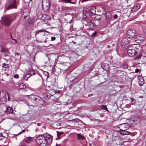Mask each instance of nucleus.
<instances>
[{
  "mask_svg": "<svg viewBox=\"0 0 146 146\" xmlns=\"http://www.w3.org/2000/svg\"><path fill=\"white\" fill-rule=\"evenodd\" d=\"M52 140V137L49 135H40L36 139L37 143L40 146H46L50 144Z\"/></svg>",
  "mask_w": 146,
  "mask_h": 146,
  "instance_id": "nucleus-1",
  "label": "nucleus"
},
{
  "mask_svg": "<svg viewBox=\"0 0 146 146\" xmlns=\"http://www.w3.org/2000/svg\"><path fill=\"white\" fill-rule=\"evenodd\" d=\"M138 50L135 45H130L128 47L127 52L129 55H130L131 56H133L138 54L137 51Z\"/></svg>",
  "mask_w": 146,
  "mask_h": 146,
  "instance_id": "nucleus-2",
  "label": "nucleus"
},
{
  "mask_svg": "<svg viewBox=\"0 0 146 146\" xmlns=\"http://www.w3.org/2000/svg\"><path fill=\"white\" fill-rule=\"evenodd\" d=\"M16 4L17 2L15 0H8L7 2L5 8V10L6 8L7 10L15 8Z\"/></svg>",
  "mask_w": 146,
  "mask_h": 146,
  "instance_id": "nucleus-3",
  "label": "nucleus"
},
{
  "mask_svg": "<svg viewBox=\"0 0 146 146\" xmlns=\"http://www.w3.org/2000/svg\"><path fill=\"white\" fill-rule=\"evenodd\" d=\"M1 21L5 26H8L10 24L11 20L8 16H4L1 17Z\"/></svg>",
  "mask_w": 146,
  "mask_h": 146,
  "instance_id": "nucleus-4",
  "label": "nucleus"
},
{
  "mask_svg": "<svg viewBox=\"0 0 146 146\" xmlns=\"http://www.w3.org/2000/svg\"><path fill=\"white\" fill-rule=\"evenodd\" d=\"M42 7L44 10H48L50 7L49 0H42Z\"/></svg>",
  "mask_w": 146,
  "mask_h": 146,
  "instance_id": "nucleus-5",
  "label": "nucleus"
},
{
  "mask_svg": "<svg viewBox=\"0 0 146 146\" xmlns=\"http://www.w3.org/2000/svg\"><path fill=\"white\" fill-rule=\"evenodd\" d=\"M28 98L30 100L32 101H35L36 102L40 100H41L40 101H41L43 102L42 100V99L41 98L36 95L32 94L29 96Z\"/></svg>",
  "mask_w": 146,
  "mask_h": 146,
  "instance_id": "nucleus-6",
  "label": "nucleus"
},
{
  "mask_svg": "<svg viewBox=\"0 0 146 146\" xmlns=\"http://www.w3.org/2000/svg\"><path fill=\"white\" fill-rule=\"evenodd\" d=\"M135 31L134 30L131 29L128 31L127 33V36L129 38H132L135 36Z\"/></svg>",
  "mask_w": 146,
  "mask_h": 146,
  "instance_id": "nucleus-7",
  "label": "nucleus"
},
{
  "mask_svg": "<svg viewBox=\"0 0 146 146\" xmlns=\"http://www.w3.org/2000/svg\"><path fill=\"white\" fill-rule=\"evenodd\" d=\"M35 74L34 71L32 70H29L28 73L27 74L24 76V78L25 80H27L28 78H29L31 76Z\"/></svg>",
  "mask_w": 146,
  "mask_h": 146,
  "instance_id": "nucleus-8",
  "label": "nucleus"
},
{
  "mask_svg": "<svg viewBox=\"0 0 146 146\" xmlns=\"http://www.w3.org/2000/svg\"><path fill=\"white\" fill-rule=\"evenodd\" d=\"M6 92H5L2 91H0V99L4 100L3 102H5L6 101Z\"/></svg>",
  "mask_w": 146,
  "mask_h": 146,
  "instance_id": "nucleus-9",
  "label": "nucleus"
},
{
  "mask_svg": "<svg viewBox=\"0 0 146 146\" xmlns=\"http://www.w3.org/2000/svg\"><path fill=\"white\" fill-rule=\"evenodd\" d=\"M33 138L31 137H28L25 138L23 140L26 143H29L31 142L33 140Z\"/></svg>",
  "mask_w": 146,
  "mask_h": 146,
  "instance_id": "nucleus-10",
  "label": "nucleus"
},
{
  "mask_svg": "<svg viewBox=\"0 0 146 146\" xmlns=\"http://www.w3.org/2000/svg\"><path fill=\"white\" fill-rule=\"evenodd\" d=\"M90 12L89 13V14L91 15H93L95 14L96 8L95 7L92 6L91 7Z\"/></svg>",
  "mask_w": 146,
  "mask_h": 146,
  "instance_id": "nucleus-11",
  "label": "nucleus"
},
{
  "mask_svg": "<svg viewBox=\"0 0 146 146\" xmlns=\"http://www.w3.org/2000/svg\"><path fill=\"white\" fill-rule=\"evenodd\" d=\"M138 82L139 84L140 85L142 86L144 84V81L143 78L141 76H138Z\"/></svg>",
  "mask_w": 146,
  "mask_h": 146,
  "instance_id": "nucleus-12",
  "label": "nucleus"
},
{
  "mask_svg": "<svg viewBox=\"0 0 146 146\" xmlns=\"http://www.w3.org/2000/svg\"><path fill=\"white\" fill-rule=\"evenodd\" d=\"M102 66L104 70L107 71L109 70V65L107 63H104Z\"/></svg>",
  "mask_w": 146,
  "mask_h": 146,
  "instance_id": "nucleus-13",
  "label": "nucleus"
},
{
  "mask_svg": "<svg viewBox=\"0 0 146 146\" xmlns=\"http://www.w3.org/2000/svg\"><path fill=\"white\" fill-rule=\"evenodd\" d=\"M29 14L28 9H25L22 15L24 17H27Z\"/></svg>",
  "mask_w": 146,
  "mask_h": 146,
  "instance_id": "nucleus-14",
  "label": "nucleus"
},
{
  "mask_svg": "<svg viewBox=\"0 0 146 146\" xmlns=\"http://www.w3.org/2000/svg\"><path fill=\"white\" fill-rule=\"evenodd\" d=\"M135 38L136 40L143 41L144 40V37L141 35L136 36Z\"/></svg>",
  "mask_w": 146,
  "mask_h": 146,
  "instance_id": "nucleus-15",
  "label": "nucleus"
},
{
  "mask_svg": "<svg viewBox=\"0 0 146 146\" xmlns=\"http://www.w3.org/2000/svg\"><path fill=\"white\" fill-rule=\"evenodd\" d=\"M140 8V5L139 4H135L133 8V11H136L138 10Z\"/></svg>",
  "mask_w": 146,
  "mask_h": 146,
  "instance_id": "nucleus-16",
  "label": "nucleus"
},
{
  "mask_svg": "<svg viewBox=\"0 0 146 146\" xmlns=\"http://www.w3.org/2000/svg\"><path fill=\"white\" fill-rule=\"evenodd\" d=\"M1 51L2 52L9 53V50L7 48L2 47Z\"/></svg>",
  "mask_w": 146,
  "mask_h": 146,
  "instance_id": "nucleus-17",
  "label": "nucleus"
},
{
  "mask_svg": "<svg viewBox=\"0 0 146 146\" xmlns=\"http://www.w3.org/2000/svg\"><path fill=\"white\" fill-rule=\"evenodd\" d=\"M111 20V17H106V22L107 23H109Z\"/></svg>",
  "mask_w": 146,
  "mask_h": 146,
  "instance_id": "nucleus-18",
  "label": "nucleus"
},
{
  "mask_svg": "<svg viewBox=\"0 0 146 146\" xmlns=\"http://www.w3.org/2000/svg\"><path fill=\"white\" fill-rule=\"evenodd\" d=\"M77 139L78 140H83L84 138V137L80 134H78L77 135Z\"/></svg>",
  "mask_w": 146,
  "mask_h": 146,
  "instance_id": "nucleus-19",
  "label": "nucleus"
},
{
  "mask_svg": "<svg viewBox=\"0 0 146 146\" xmlns=\"http://www.w3.org/2000/svg\"><path fill=\"white\" fill-rule=\"evenodd\" d=\"M7 110L8 112L11 113L13 112V109L10 107H7L6 111Z\"/></svg>",
  "mask_w": 146,
  "mask_h": 146,
  "instance_id": "nucleus-20",
  "label": "nucleus"
},
{
  "mask_svg": "<svg viewBox=\"0 0 146 146\" xmlns=\"http://www.w3.org/2000/svg\"><path fill=\"white\" fill-rule=\"evenodd\" d=\"M125 130H123L120 129L119 131H118V132L120 133L122 135H125Z\"/></svg>",
  "mask_w": 146,
  "mask_h": 146,
  "instance_id": "nucleus-21",
  "label": "nucleus"
},
{
  "mask_svg": "<svg viewBox=\"0 0 146 146\" xmlns=\"http://www.w3.org/2000/svg\"><path fill=\"white\" fill-rule=\"evenodd\" d=\"M19 88L20 89H22L25 88L26 86L24 84H21L19 85Z\"/></svg>",
  "mask_w": 146,
  "mask_h": 146,
  "instance_id": "nucleus-22",
  "label": "nucleus"
},
{
  "mask_svg": "<svg viewBox=\"0 0 146 146\" xmlns=\"http://www.w3.org/2000/svg\"><path fill=\"white\" fill-rule=\"evenodd\" d=\"M50 94L51 96H53L56 92V91L55 90H51L50 91Z\"/></svg>",
  "mask_w": 146,
  "mask_h": 146,
  "instance_id": "nucleus-23",
  "label": "nucleus"
},
{
  "mask_svg": "<svg viewBox=\"0 0 146 146\" xmlns=\"http://www.w3.org/2000/svg\"><path fill=\"white\" fill-rule=\"evenodd\" d=\"M42 32H46V33H49L48 31H46V30H45L41 29V30H38L37 31L36 33V35L38 34L39 33Z\"/></svg>",
  "mask_w": 146,
  "mask_h": 146,
  "instance_id": "nucleus-24",
  "label": "nucleus"
},
{
  "mask_svg": "<svg viewBox=\"0 0 146 146\" xmlns=\"http://www.w3.org/2000/svg\"><path fill=\"white\" fill-rule=\"evenodd\" d=\"M105 14H106V17H111V15L110 11H107Z\"/></svg>",
  "mask_w": 146,
  "mask_h": 146,
  "instance_id": "nucleus-25",
  "label": "nucleus"
},
{
  "mask_svg": "<svg viewBox=\"0 0 146 146\" xmlns=\"http://www.w3.org/2000/svg\"><path fill=\"white\" fill-rule=\"evenodd\" d=\"M3 67L8 68L9 67V65L5 63H3L2 66Z\"/></svg>",
  "mask_w": 146,
  "mask_h": 146,
  "instance_id": "nucleus-26",
  "label": "nucleus"
},
{
  "mask_svg": "<svg viewBox=\"0 0 146 146\" xmlns=\"http://www.w3.org/2000/svg\"><path fill=\"white\" fill-rule=\"evenodd\" d=\"M40 100H38V101H36V102L38 103L40 105H42L44 103V101L43 100H42H42L43 101V102L41 101H40Z\"/></svg>",
  "mask_w": 146,
  "mask_h": 146,
  "instance_id": "nucleus-27",
  "label": "nucleus"
},
{
  "mask_svg": "<svg viewBox=\"0 0 146 146\" xmlns=\"http://www.w3.org/2000/svg\"><path fill=\"white\" fill-rule=\"evenodd\" d=\"M56 132L57 133V137L59 138V136L61 135H62L63 134V133L62 132H59L58 131H56Z\"/></svg>",
  "mask_w": 146,
  "mask_h": 146,
  "instance_id": "nucleus-28",
  "label": "nucleus"
},
{
  "mask_svg": "<svg viewBox=\"0 0 146 146\" xmlns=\"http://www.w3.org/2000/svg\"><path fill=\"white\" fill-rule=\"evenodd\" d=\"M113 73H116L117 71V67L115 66H113Z\"/></svg>",
  "mask_w": 146,
  "mask_h": 146,
  "instance_id": "nucleus-29",
  "label": "nucleus"
},
{
  "mask_svg": "<svg viewBox=\"0 0 146 146\" xmlns=\"http://www.w3.org/2000/svg\"><path fill=\"white\" fill-rule=\"evenodd\" d=\"M101 108L102 109L104 110H105L106 111L108 110V109L104 105H102L101 106Z\"/></svg>",
  "mask_w": 146,
  "mask_h": 146,
  "instance_id": "nucleus-30",
  "label": "nucleus"
},
{
  "mask_svg": "<svg viewBox=\"0 0 146 146\" xmlns=\"http://www.w3.org/2000/svg\"><path fill=\"white\" fill-rule=\"evenodd\" d=\"M90 23H91V24L90 25V27H93L95 25V23L93 21H92Z\"/></svg>",
  "mask_w": 146,
  "mask_h": 146,
  "instance_id": "nucleus-31",
  "label": "nucleus"
},
{
  "mask_svg": "<svg viewBox=\"0 0 146 146\" xmlns=\"http://www.w3.org/2000/svg\"><path fill=\"white\" fill-rule=\"evenodd\" d=\"M130 98L131 99V100L132 104H134L135 103L134 101H135V100L132 98Z\"/></svg>",
  "mask_w": 146,
  "mask_h": 146,
  "instance_id": "nucleus-32",
  "label": "nucleus"
},
{
  "mask_svg": "<svg viewBox=\"0 0 146 146\" xmlns=\"http://www.w3.org/2000/svg\"><path fill=\"white\" fill-rule=\"evenodd\" d=\"M97 34V32H94L93 34L92 35V37H94Z\"/></svg>",
  "mask_w": 146,
  "mask_h": 146,
  "instance_id": "nucleus-33",
  "label": "nucleus"
},
{
  "mask_svg": "<svg viewBox=\"0 0 146 146\" xmlns=\"http://www.w3.org/2000/svg\"><path fill=\"white\" fill-rule=\"evenodd\" d=\"M102 10L103 12V14H105L106 12V9L102 7Z\"/></svg>",
  "mask_w": 146,
  "mask_h": 146,
  "instance_id": "nucleus-34",
  "label": "nucleus"
},
{
  "mask_svg": "<svg viewBox=\"0 0 146 146\" xmlns=\"http://www.w3.org/2000/svg\"><path fill=\"white\" fill-rule=\"evenodd\" d=\"M11 37L12 40H13L16 43H17V41L16 40L13 38L11 34Z\"/></svg>",
  "mask_w": 146,
  "mask_h": 146,
  "instance_id": "nucleus-35",
  "label": "nucleus"
},
{
  "mask_svg": "<svg viewBox=\"0 0 146 146\" xmlns=\"http://www.w3.org/2000/svg\"><path fill=\"white\" fill-rule=\"evenodd\" d=\"M55 104H58V105H60V102H58V101H55Z\"/></svg>",
  "mask_w": 146,
  "mask_h": 146,
  "instance_id": "nucleus-36",
  "label": "nucleus"
},
{
  "mask_svg": "<svg viewBox=\"0 0 146 146\" xmlns=\"http://www.w3.org/2000/svg\"><path fill=\"white\" fill-rule=\"evenodd\" d=\"M56 39V38L54 36H52L51 38V40H54Z\"/></svg>",
  "mask_w": 146,
  "mask_h": 146,
  "instance_id": "nucleus-37",
  "label": "nucleus"
},
{
  "mask_svg": "<svg viewBox=\"0 0 146 146\" xmlns=\"http://www.w3.org/2000/svg\"><path fill=\"white\" fill-rule=\"evenodd\" d=\"M14 77L15 78H17L19 77V76L18 74H15L14 76Z\"/></svg>",
  "mask_w": 146,
  "mask_h": 146,
  "instance_id": "nucleus-38",
  "label": "nucleus"
},
{
  "mask_svg": "<svg viewBox=\"0 0 146 146\" xmlns=\"http://www.w3.org/2000/svg\"><path fill=\"white\" fill-rule=\"evenodd\" d=\"M140 70L139 69H136L135 70V72L136 73H138L139 71Z\"/></svg>",
  "mask_w": 146,
  "mask_h": 146,
  "instance_id": "nucleus-39",
  "label": "nucleus"
},
{
  "mask_svg": "<svg viewBox=\"0 0 146 146\" xmlns=\"http://www.w3.org/2000/svg\"><path fill=\"white\" fill-rule=\"evenodd\" d=\"M44 74L46 75V76H47V77L48 78V76L49 75L48 73L47 72H45Z\"/></svg>",
  "mask_w": 146,
  "mask_h": 146,
  "instance_id": "nucleus-40",
  "label": "nucleus"
},
{
  "mask_svg": "<svg viewBox=\"0 0 146 146\" xmlns=\"http://www.w3.org/2000/svg\"><path fill=\"white\" fill-rule=\"evenodd\" d=\"M130 133V132L129 131H127L125 130V135H128Z\"/></svg>",
  "mask_w": 146,
  "mask_h": 146,
  "instance_id": "nucleus-41",
  "label": "nucleus"
},
{
  "mask_svg": "<svg viewBox=\"0 0 146 146\" xmlns=\"http://www.w3.org/2000/svg\"><path fill=\"white\" fill-rule=\"evenodd\" d=\"M117 16L116 14H115L113 18L115 19H116L117 18Z\"/></svg>",
  "mask_w": 146,
  "mask_h": 146,
  "instance_id": "nucleus-42",
  "label": "nucleus"
},
{
  "mask_svg": "<svg viewBox=\"0 0 146 146\" xmlns=\"http://www.w3.org/2000/svg\"><path fill=\"white\" fill-rule=\"evenodd\" d=\"M72 1V0H70L69 1V3H72V4H75V3L74 2H71V1Z\"/></svg>",
  "mask_w": 146,
  "mask_h": 146,
  "instance_id": "nucleus-43",
  "label": "nucleus"
},
{
  "mask_svg": "<svg viewBox=\"0 0 146 146\" xmlns=\"http://www.w3.org/2000/svg\"><path fill=\"white\" fill-rule=\"evenodd\" d=\"M0 137L2 138H4V137L3 136V134L2 133H0Z\"/></svg>",
  "mask_w": 146,
  "mask_h": 146,
  "instance_id": "nucleus-44",
  "label": "nucleus"
},
{
  "mask_svg": "<svg viewBox=\"0 0 146 146\" xmlns=\"http://www.w3.org/2000/svg\"><path fill=\"white\" fill-rule=\"evenodd\" d=\"M88 0H82L81 3H83L84 2L88 1Z\"/></svg>",
  "mask_w": 146,
  "mask_h": 146,
  "instance_id": "nucleus-45",
  "label": "nucleus"
},
{
  "mask_svg": "<svg viewBox=\"0 0 146 146\" xmlns=\"http://www.w3.org/2000/svg\"><path fill=\"white\" fill-rule=\"evenodd\" d=\"M72 23V19L71 20H70L69 23L70 24Z\"/></svg>",
  "mask_w": 146,
  "mask_h": 146,
  "instance_id": "nucleus-46",
  "label": "nucleus"
},
{
  "mask_svg": "<svg viewBox=\"0 0 146 146\" xmlns=\"http://www.w3.org/2000/svg\"><path fill=\"white\" fill-rule=\"evenodd\" d=\"M22 133V131H21L18 134V135H20V134H21Z\"/></svg>",
  "mask_w": 146,
  "mask_h": 146,
  "instance_id": "nucleus-47",
  "label": "nucleus"
},
{
  "mask_svg": "<svg viewBox=\"0 0 146 146\" xmlns=\"http://www.w3.org/2000/svg\"><path fill=\"white\" fill-rule=\"evenodd\" d=\"M139 98H143V96H140L139 97Z\"/></svg>",
  "mask_w": 146,
  "mask_h": 146,
  "instance_id": "nucleus-48",
  "label": "nucleus"
},
{
  "mask_svg": "<svg viewBox=\"0 0 146 146\" xmlns=\"http://www.w3.org/2000/svg\"><path fill=\"white\" fill-rule=\"evenodd\" d=\"M55 146H60V145H58L56 143Z\"/></svg>",
  "mask_w": 146,
  "mask_h": 146,
  "instance_id": "nucleus-49",
  "label": "nucleus"
},
{
  "mask_svg": "<svg viewBox=\"0 0 146 146\" xmlns=\"http://www.w3.org/2000/svg\"><path fill=\"white\" fill-rule=\"evenodd\" d=\"M22 132H24L25 131V130H23L21 131Z\"/></svg>",
  "mask_w": 146,
  "mask_h": 146,
  "instance_id": "nucleus-50",
  "label": "nucleus"
},
{
  "mask_svg": "<svg viewBox=\"0 0 146 146\" xmlns=\"http://www.w3.org/2000/svg\"><path fill=\"white\" fill-rule=\"evenodd\" d=\"M7 95H8V100H10V99H9V95H8V94H7Z\"/></svg>",
  "mask_w": 146,
  "mask_h": 146,
  "instance_id": "nucleus-51",
  "label": "nucleus"
},
{
  "mask_svg": "<svg viewBox=\"0 0 146 146\" xmlns=\"http://www.w3.org/2000/svg\"><path fill=\"white\" fill-rule=\"evenodd\" d=\"M3 138H2V137H0V140L1 139H3Z\"/></svg>",
  "mask_w": 146,
  "mask_h": 146,
  "instance_id": "nucleus-52",
  "label": "nucleus"
},
{
  "mask_svg": "<svg viewBox=\"0 0 146 146\" xmlns=\"http://www.w3.org/2000/svg\"><path fill=\"white\" fill-rule=\"evenodd\" d=\"M85 17H84V19H86V15H85Z\"/></svg>",
  "mask_w": 146,
  "mask_h": 146,
  "instance_id": "nucleus-53",
  "label": "nucleus"
},
{
  "mask_svg": "<svg viewBox=\"0 0 146 146\" xmlns=\"http://www.w3.org/2000/svg\"><path fill=\"white\" fill-rule=\"evenodd\" d=\"M44 41V42H46V40H45Z\"/></svg>",
  "mask_w": 146,
  "mask_h": 146,
  "instance_id": "nucleus-54",
  "label": "nucleus"
},
{
  "mask_svg": "<svg viewBox=\"0 0 146 146\" xmlns=\"http://www.w3.org/2000/svg\"><path fill=\"white\" fill-rule=\"evenodd\" d=\"M6 146V145H3V146Z\"/></svg>",
  "mask_w": 146,
  "mask_h": 146,
  "instance_id": "nucleus-55",
  "label": "nucleus"
},
{
  "mask_svg": "<svg viewBox=\"0 0 146 146\" xmlns=\"http://www.w3.org/2000/svg\"><path fill=\"white\" fill-rule=\"evenodd\" d=\"M25 78H27V77H25Z\"/></svg>",
  "mask_w": 146,
  "mask_h": 146,
  "instance_id": "nucleus-56",
  "label": "nucleus"
},
{
  "mask_svg": "<svg viewBox=\"0 0 146 146\" xmlns=\"http://www.w3.org/2000/svg\"><path fill=\"white\" fill-rule=\"evenodd\" d=\"M90 146H91V145L90 144Z\"/></svg>",
  "mask_w": 146,
  "mask_h": 146,
  "instance_id": "nucleus-57",
  "label": "nucleus"
}]
</instances>
